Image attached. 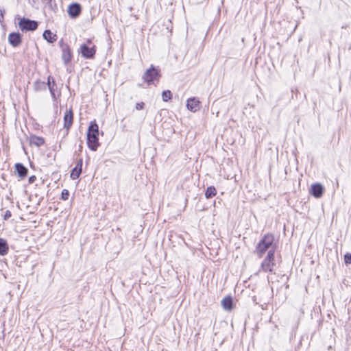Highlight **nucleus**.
Masks as SVG:
<instances>
[{
    "mask_svg": "<svg viewBox=\"0 0 351 351\" xmlns=\"http://www.w3.org/2000/svg\"><path fill=\"white\" fill-rule=\"evenodd\" d=\"M87 145L92 151H96L99 146V127L95 121H92L87 131Z\"/></svg>",
    "mask_w": 351,
    "mask_h": 351,
    "instance_id": "obj_1",
    "label": "nucleus"
},
{
    "mask_svg": "<svg viewBox=\"0 0 351 351\" xmlns=\"http://www.w3.org/2000/svg\"><path fill=\"white\" fill-rule=\"evenodd\" d=\"M274 241V236L272 234H265L257 244L254 253L258 258H262L267 251L269 252L272 247L276 249Z\"/></svg>",
    "mask_w": 351,
    "mask_h": 351,
    "instance_id": "obj_2",
    "label": "nucleus"
},
{
    "mask_svg": "<svg viewBox=\"0 0 351 351\" xmlns=\"http://www.w3.org/2000/svg\"><path fill=\"white\" fill-rule=\"evenodd\" d=\"M161 77L160 69L151 65L143 75L142 78L147 85H156Z\"/></svg>",
    "mask_w": 351,
    "mask_h": 351,
    "instance_id": "obj_3",
    "label": "nucleus"
},
{
    "mask_svg": "<svg viewBox=\"0 0 351 351\" xmlns=\"http://www.w3.org/2000/svg\"><path fill=\"white\" fill-rule=\"evenodd\" d=\"M274 254L275 248L272 247L271 250H269V252H267L266 257L264 258V260L261 264V268L258 271H263L265 273L274 272V267L276 265Z\"/></svg>",
    "mask_w": 351,
    "mask_h": 351,
    "instance_id": "obj_4",
    "label": "nucleus"
},
{
    "mask_svg": "<svg viewBox=\"0 0 351 351\" xmlns=\"http://www.w3.org/2000/svg\"><path fill=\"white\" fill-rule=\"evenodd\" d=\"M78 52L84 58L93 59L96 53V47L95 45L89 46L86 44H82L78 49Z\"/></svg>",
    "mask_w": 351,
    "mask_h": 351,
    "instance_id": "obj_5",
    "label": "nucleus"
},
{
    "mask_svg": "<svg viewBox=\"0 0 351 351\" xmlns=\"http://www.w3.org/2000/svg\"><path fill=\"white\" fill-rule=\"evenodd\" d=\"M19 26L22 31H34L38 27V23L34 20L22 18L19 22Z\"/></svg>",
    "mask_w": 351,
    "mask_h": 351,
    "instance_id": "obj_6",
    "label": "nucleus"
},
{
    "mask_svg": "<svg viewBox=\"0 0 351 351\" xmlns=\"http://www.w3.org/2000/svg\"><path fill=\"white\" fill-rule=\"evenodd\" d=\"M82 11L81 5L77 3L71 4L68 8V14L71 18L77 17Z\"/></svg>",
    "mask_w": 351,
    "mask_h": 351,
    "instance_id": "obj_7",
    "label": "nucleus"
},
{
    "mask_svg": "<svg viewBox=\"0 0 351 351\" xmlns=\"http://www.w3.org/2000/svg\"><path fill=\"white\" fill-rule=\"evenodd\" d=\"M62 59L65 65L68 64L72 59V53L70 47L67 45L62 47Z\"/></svg>",
    "mask_w": 351,
    "mask_h": 351,
    "instance_id": "obj_8",
    "label": "nucleus"
},
{
    "mask_svg": "<svg viewBox=\"0 0 351 351\" xmlns=\"http://www.w3.org/2000/svg\"><path fill=\"white\" fill-rule=\"evenodd\" d=\"M324 190V187L321 184L315 183L311 185L310 193L313 197L319 198L322 196Z\"/></svg>",
    "mask_w": 351,
    "mask_h": 351,
    "instance_id": "obj_9",
    "label": "nucleus"
},
{
    "mask_svg": "<svg viewBox=\"0 0 351 351\" xmlns=\"http://www.w3.org/2000/svg\"><path fill=\"white\" fill-rule=\"evenodd\" d=\"M187 109L191 112H196L200 108V101L195 97L188 99L186 101Z\"/></svg>",
    "mask_w": 351,
    "mask_h": 351,
    "instance_id": "obj_10",
    "label": "nucleus"
},
{
    "mask_svg": "<svg viewBox=\"0 0 351 351\" xmlns=\"http://www.w3.org/2000/svg\"><path fill=\"white\" fill-rule=\"evenodd\" d=\"M21 41V35L19 32L10 33L8 36V42L13 47L20 45Z\"/></svg>",
    "mask_w": 351,
    "mask_h": 351,
    "instance_id": "obj_11",
    "label": "nucleus"
},
{
    "mask_svg": "<svg viewBox=\"0 0 351 351\" xmlns=\"http://www.w3.org/2000/svg\"><path fill=\"white\" fill-rule=\"evenodd\" d=\"M73 120V114L71 109L67 110L64 115V128L66 129L68 131L72 123Z\"/></svg>",
    "mask_w": 351,
    "mask_h": 351,
    "instance_id": "obj_12",
    "label": "nucleus"
},
{
    "mask_svg": "<svg viewBox=\"0 0 351 351\" xmlns=\"http://www.w3.org/2000/svg\"><path fill=\"white\" fill-rule=\"evenodd\" d=\"M46 84V87L47 86L51 97L53 98V99H56V95H55V86H56L55 80L53 77L49 75L47 77V82Z\"/></svg>",
    "mask_w": 351,
    "mask_h": 351,
    "instance_id": "obj_13",
    "label": "nucleus"
},
{
    "mask_svg": "<svg viewBox=\"0 0 351 351\" xmlns=\"http://www.w3.org/2000/svg\"><path fill=\"white\" fill-rule=\"evenodd\" d=\"M15 169L18 176L23 179L27 175L28 169L21 163H16L15 165Z\"/></svg>",
    "mask_w": 351,
    "mask_h": 351,
    "instance_id": "obj_14",
    "label": "nucleus"
},
{
    "mask_svg": "<svg viewBox=\"0 0 351 351\" xmlns=\"http://www.w3.org/2000/svg\"><path fill=\"white\" fill-rule=\"evenodd\" d=\"M221 305L224 310L228 311H231L233 307L232 297L230 295L225 297L221 300Z\"/></svg>",
    "mask_w": 351,
    "mask_h": 351,
    "instance_id": "obj_15",
    "label": "nucleus"
},
{
    "mask_svg": "<svg viewBox=\"0 0 351 351\" xmlns=\"http://www.w3.org/2000/svg\"><path fill=\"white\" fill-rule=\"evenodd\" d=\"M45 143V140L43 137L32 135L29 137V144L36 147H40Z\"/></svg>",
    "mask_w": 351,
    "mask_h": 351,
    "instance_id": "obj_16",
    "label": "nucleus"
},
{
    "mask_svg": "<svg viewBox=\"0 0 351 351\" xmlns=\"http://www.w3.org/2000/svg\"><path fill=\"white\" fill-rule=\"evenodd\" d=\"M33 89L35 92L46 90V84L45 82L38 80L34 82Z\"/></svg>",
    "mask_w": 351,
    "mask_h": 351,
    "instance_id": "obj_17",
    "label": "nucleus"
},
{
    "mask_svg": "<svg viewBox=\"0 0 351 351\" xmlns=\"http://www.w3.org/2000/svg\"><path fill=\"white\" fill-rule=\"evenodd\" d=\"M8 244L5 239L0 238V255L5 256L8 252Z\"/></svg>",
    "mask_w": 351,
    "mask_h": 351,
    "instance_id": "obj_18",
    "label": "nucleus"
},
{
    "mask_svg": "<svg viewBox=\"0 0 351 351\" xmlns=\"http://www.w3.org/2000/svg\"><path fill=\"white\" fill-rule=\"evenodd\" d=\"M43 36L44 39L47 40L50 43H53L56 40V35L53 34L49 29H47L43 32Z\"/></svg>",
    "mask_w": 351,
    "mask_h": 351,
    "instance_id": "obj_19",
    "label": "nucleus"
},
{
    "mask_svg": "<svg viewBox=\"0 0 351 351\" xmlns=\"http://www.w3.org/2000/svg\"><path fill=\"white\" fill-rule=\"evenodd\" d=\"M217 193V191H216V189L211 186H208L206 190V192H205V196L207 199H210L213 197H214Z\"/></svg>",
    "mask_w": 351,
    "mask_h": 351,
    "instance_id": "obj_20",
    "label": "nucleus"
},
{
    "mask_svg": "<svg viewBox=\"0 0 351 351\" xmlns=\"http://www.w3.org/2000/svg\"><path fill=\"white\" fill-rule=\"evenodd\" d=\"M82 173V170L77 168H73L71 171L70 177L72 180L77 179Z\"/></svg>",
    "mask_w": 351,
    "mask_h": 351,
    "instance_id": "obj_21",
    "label": "nucleus"
},
{
    "mask_svg": "<svg viewBox=\"0 0 351 351\" xmlns=\"http://www.w3.org/2000/svg\"><path fill=\"white\" fill-rule=\"evenodd\" d=\"M172 97L171 92L169 90H164L162 93V98L164 101H168Z\"/></svg>",
    "mask_w": 351,
    "mask_h": 351,
    "instance_id": "obj_22",
    "label": "nucleus"
},
{
    "mask_svg": "<svg viewBox=\"0 0 351 351\" xmlns=\"http://www.w3.org/2000/svg\"><path fill=\"white\" fill-rule=\"evenodd\" d=\"M69 192L67 189H63L61 193V198L63 200H67L69 199Z\"/></svg>",
    "mask_w": 351,
    "mask_h": 351,
    "instance_id": "obj_23",
    "label": "nucleus"
},
{
    "mask_svg": "<svg viewBox=\"0 0 351 351\" xmlns=\"http://www.w3.org/2000/svg\"><path fill=\"white\" fill-rule=\"evenodd\" d=\"M344 261H345L346 265L351 264V254L350 253H346L345 254Z\"/></svg>",
    "mask_w": 351,
    "mask_h": 351,
    "instance_id": "obj_24",
    "label": "nucleus"
},
{
    "mask_svg": "<svg viewBox=\"0 0 351 351\" xmlns=\"http://www.w3.org/2000/svg\"><path fill=\"white\" fill-rule=\"evenodd\" d=\"M144 106H145V104L143 102L136 103V109L138 110H140L143 109Z\"/></svg>",
    "mask_w": 351,
    "mask_h": 351,
    "instance_id": "obj_25",
    "label": "nucleus"
},
{
    "mask_svg": "<svg viewBox=\"0 0 351 351\" xmlns=\"http://www.w3.org/2000/svg\"><path fill=\"white\" fill-rule=\"evenodd\" d=\"M82 163H83V160L82 158H80L77 162V165L76 166L74 167V168H77L80 169V170H82Z\"/></svg>",
    "mask_w": 351,
    "mask_h": 351,
    "instance_id": "obj_26",
    "label": "nucleus"
},
{
    "mask_svg": "<svg viewBox=\"0 0 351 351\" xmlns=\"http://www.w3.org/2000/svg\"><path fill=\"white\" fill-rule=\"evenodd\" d=\"M12 216L11 212L10 210H6L5 215L3 216V219L5 220L8 219Z\"/></svg>",
    "mask_w": 351,
    "mask_h": 351,
    "instance_id": "obj_27",
    "label": "nucleus"
},
{
    "mask_svg": "<svg viewBox=\"0 0 351 351\" xmlns=\"http://www.w3.org/2000/svg\"><path fill=\"white\" fill-rule=\"evenodd\" d=\"M36 178L35 176H32L29 178V182L33 183L36 180Z\"/></svg>",
    "mask_w": 351,
    "mask_h": 351,
    "instance_id": "obj_28",
    "label": "nucleus"
},
{
    "mask_svg": "<svg viewBox=\"0 0 351 351\" xmlns=\"http://www.w3.org/2000/svg\"><path fill=\"white\" fill-rule=\"evenodd\" d=\"M84 44H86V45H88L89 46H92V45H94L93 43H92V40L91 39H87L86 43H84Z\"/></svg>",
    "mask_w": 351,
    "mask_h": 351,
    "instance_id": "obj_29",
    "label": "nucleus"
},
{
    "mask_svg": "<svg viewBox=\"0 0 351 351\" xmlns=\"http://www.w3.org/2000/svg\"><path fill=\"white\" fill-rule=\"evenodd\" d=\"M47 4H50L52 1V0H46Z\"/></svg>",
    "mask_w": 351,
    "mask_h": 351,
    "instance_id": "obj_30",
    "label": "nucleus"
},
{
    "mask_svg": "<svg viewBox=\"0 0 351 351\" xmlns=\"http://www.w3.org/2000/svg\"><path fill=\"white\" fill-rule=\"evenodd\" d=\"M0 16H1L3 17V13L2 12H1Z\"/></svg>",
    "mask_w": 351,
    "mask_h": 351,
    "instance_id": "obj_31",
    "label": "nucleus"
}]
</instances>
